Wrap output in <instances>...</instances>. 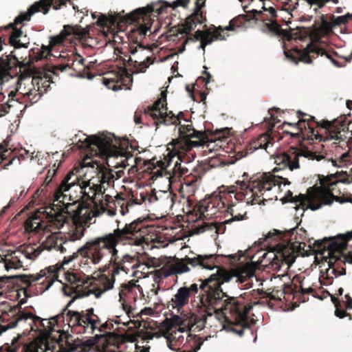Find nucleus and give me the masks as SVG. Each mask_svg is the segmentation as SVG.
I'll list each match as a JSON object with an SVG mask.
<instances>
[{
  "label": "nucleus",
  "mask_w": 352,
  "mask_h": 352,
  "mask_svg": "<svg viewBox=\"0 0 352 352\" xmlns=\"http://www.w3.org/2000/svg\"><path fill=\"white\" fill-rule=\"evenodd\" d=\"M89 31L80 25H65L63 30L58 34L50 37L49 45L52 48L64 43L69 36L73 35L79 40L85 39L89 35Z\"/></svg>",
  "instance_id": "nucleus-22"
},
{
  "label": "nucleus",
  "mask_w": 352,
  "mask_h": 352,
  "mask_svg": "<svg viewBox=\"0 0 352 352\" xmlns=\"http://www.w3.org/2000/svg\"><path fill=\"white\" fill-rule=\"evenodd\" d=\"M289 236L288 241L283 243V245L278 246V252L285 260L288 265L294 263L298 256H308V251L305 250L306 241L311 243V239L307 238V231L301 228H291L287 231Z\"/></svg>",
  "instance_id": "nucleus-13"
},
{
  "label": "nucleus",
  "mask_w": 352,
  "mask_h": 352,
  "mask_svg": "<svg viewBox=\"0 0 352 352\" xmlns=\"http://www.w3.org/2000/svg\"><path fill=\"white\" fill-rule=\"evenodd\" d=\"M197 0L195 1V7L194 8L193 12L187 16L185 19V21L181 24H179L177 26L173 27L170 30V32L172 33L171 36H177L178 34H185L188 35L186 38L190 42H195L196 41H201V39L204 37H210L213 36L214 33L216 32V30H217V28L212 25V27H210L209 29L206 30V31L197 30L194 34H191V32L195 29V28L197 26V24H203L206 22L207 19H206V21H201V19L198 16H192L195 12L197 11ZM204 7H201L200 8V12L201 13V15L206 18V12H204L202 10V8Z\"/></svg>",
  "instance_id": "nucleus-16"
},
{
  "label": "nucleus",
  "mask_w": 352,
  "mask_h": 352,
  "mask_svg": "<svg viewBox=\"0 0 352 352\" xmlns=\"http://www.w3.org/2000/svg\"><path fill=\"white\" fill-rule=\"evenodd\" d=\"M281 184L289 185L290 182L282 176L265 173L248 183L245 182V179L243 181H237L236 186H232L227 193L221 191L219 195L208 198L217 212L227 205V195L232 197V195H234L236 201H244L246 205L261 204L267 199H273L269 192L273 187L280 186Z\"/></svg>",
  "instance_id": "nucleus-4"
},
{
  "label": "nucleus",
  "mask_w": 352,
  "mask_h": 352,
  "mask_svg": "<svg viewBox=\"0 0 352 352\" xmlns=\"http://www.w3.org/2000/svg\"><path fill=\"white\" fill-rule=\"evenodd\" d=\"M348 16H339L336 18L334 16H332L333 21L332 24L333 26H339L342 25H344L348 22Z\"/></svg>",
  "instance_id": "nucleus-62"
},
{
  "label": "nucleus",
  "mask_w": 352,
  "mask_h": 352,
  "mask_svg": "<svg viewBox=\"0 0 352 352\" xmlns=\"http://www.w3.org/2000/svg\"><path fill=\"white\" fill-rule=\"evenodd\" d=\"M149 202H155L160 200L162 205L172 206L173 204V195L171 192H160L159 195L155 192L150 195Z\"/></svg>",
  "instance_id": "nucleus-40"
},
{
  "label": "nucleus",
  "mask_w": 352,
  "mask_h": 352,
  "mask_svg": "<svg viewBox=\"0 0 352 352\" xmlns=\"http://www.w3.org/2000/svg\"><path fill=\"white\" fill-rule=\"evenodd\" d=\"M313 245L316 250L322 254H324L325 252L327 253V256H324V258L327 262L329 267L335 268L338 275L346 274V269L343 265L348 263L346 258L351 252H348L347 254L342 252L343 250L346 248L345 243L323 239L322 241H315Z\"/></svg>",
  "instance_id": "nucleus-14"
},
{
  "label": "nucleus",
  "mask_w": 352,
  "mask_h": 352,
  "mask_svg": "<svg viewBox=\"0 0 352 352\" xmlns=\"http://www.w3.org/2000/svg\"><path fill=\"white\" fill-rule=\"evenodd\" d=\"M338 275V272L336 271L335 268L329 267L326 270L325 272L322 274V277L326 280H329V284H331L333 282V276L336 277Z\"/></svg>",
  "instance_id": "nucleus-57"
},
{
  "label": "nucleus",
  "mask_w": 352,
  "mask_h": 352,
  "mask_svg": "<svg viewBox=\"0 0 352 352\" xmlns=\"http://www.w3.org/2000/svg\"><path fill=\"white\" fill-rule=\"evenodd\" d=\"M286 57L290 58L292 60L297 63L298 60L304 62L307 64L312 63V59L318 57V56H326V57L331 60V62L336 67H340L344 66V64H340L336 60L333 56H337L336 52H328L324 49L320 47L316 44L310 43L304 50H299L294 48L284 51Z\"/></svg>",
  "instance_id": "nucleus-19"
},
{
  "label": "nucleus",
  "mask_w": 352,
  "mask_h": 352,
  "mask_svg": "<svg viewBox=\"0 0 352 352\" xmlns=\"http://www.w3.org/2000/svg\"><path fill=\"white\" fill-rule=\"evenodd\" d=\"M179 137L168 144V150H171L174 156H177L181 162L188 163L194 158L191 152L194 147L204 145L207 138L206 133L195 129L192 124L180 125L178 129Z\"/></svg>",
  "instance_id": "nucleus-10"
},
{
  "label": "nucleus",
  "mask_w": 352,
  "mask_h": 352,
  "mask_svg": "<svg viewBox=\"0 0 352 352\" xmlns=\"http://www.w3.org/2000/svg\"><path fill=\"white\" fill-rule=\"evenodd\" d=\"M14 25V23H10L8 26L5 27V29L6 30L12 29V33L9 37V44L11 46H13L15 49H19L21 47L28 48L29 42L23 43L19 39L20 37H21L23 32L21 29L16 28Z\"/></svg>",
  "instance_id": "nucleus-31"
},
{
  "label": "nucleus",
  "mask_w": 352,
  "mask_h": 352,
  "mask_svg": "<svg viewBox=\"0 0 352 352\" xmlns=\"http://www.w3.org/2000/svg\"><path fill=\"white\" fill-rule=\"evenodd\" d=\"M121 68L122 67H117L114 70L109 71L106 73V76L103 77L102 81L108 88L113 89V86L118 85Z\"/></svg>",
  "instance_id": "nucleus-37"
},
{
  "label": "nucleus",
  "mask_w": 352,
  "mask_h": 352,
  "mask_svg": "<svg viewBox=\"0 0 352 352\" xmlns=\"http://www.w3.org/2000/svg\"><path fill=\"white\" fill-rule=\"evenodd\" d=\"M180 318L177 317L176 318L172 320L166 318L157 327V329L155 331H146L143 333L142 339L145 340H152L154 338H160L161 337H164L167 340V342L168 343V346L172 348V336L173 335L170 333V331L172 330L175 326L179 325Z\"/></svg>",
  "instance_id": "nucleus-23"
},
{
  "label": "nucleus",
  "mask_w": 352,
  "mask_h": 352,
  "mask_svg": "<svg viewBox=\"0 0 352 352\" xmlns=\"http://www.w3.org/2000/svg\"><path fill=\"white\" fill-rule=\"evenodd\" d=\"M241 204L232 203L227 209V211L230 214L232 217L230 219L226 220V222L231 223L234 221H241L247 219V212L245 210L241 211Z\"/></svg>",
  "instance_id": "nucleus-36"
},
{
  "label": "nucleus",
  "mask_w": 352,
  "mask_h": 352,
  "mask_svg": "<svg viewBox=\"0 0 352 352\" xmlns=\"http://www.w3.org/2000/svg\"><path fill=\"white\" fill-rule=\"evenodd\" d=\"M189 2L190 0H176L173 5L174 6H182L183 8H187ZM197 11L192 16H195L197 15L199 17V19H201V22L206 21V18L204 17L200 12L201 7H205L206 6V0H197ZM199 22H200V21Z\"/></svg>",
  "instance_id": "nucleus-43"
},
{
  "label": "nucleus",
  "mask_w": 352,
  "mask_h": 352,
  "mask_svg": "<svg viewBox=\"0 0 352 352\" xmlns=\"http://www.w3.org/2000/svg\"><path fill=\"white\" fill-rule=\"evenodd\" d=\"M125 57H128V63L130 65H133L136 69L137 71L135 73L142 72L144 73L146 72V68L148 67L150 64L153 63V60L151 56H147L145 59V60L142 62H138L137 60L133 61L130 56H128L126 54H124Z\"/></svg>",
  "instance_id": "nucleus-42"
},
{
  "label": "nucleus",
  "mask_w": 352,
  "mask_h": 352,
  "mask_svg": "<svg viewBox=\"0 0 352 352\" xmlns=\"http://www.w3.org/2000/svg\"><path fill=\"white\" fill-rule=\"evenodd\" d=\"M319 186H314L308 189L307 195L300 194L298 196H294L292 191L288 190L285 196L280 199L283 204L291 202L295 204L294 208L296 212L299 210L302 212L300 214L301 217L303 215L305 210L307 208H310L311 210H316L323 206H330L331 204H322V200L314 199V195L316 192V189Z\"/></svg>",
  "instance_id": "nucleus-20"
},
{
  "label": "nucleus",
  "mask_w": 352,
  "mask_h": 352,
  "mask_svg": "<svg viewBox=\"0 0 352 352\" xmlns=\"http://www.w3.org/2000/svg\"><path fill=\"white\" fill-rule=\"evenodd\" d=\"M274 142V138L271 136L269 131L260 135L256 139L253 140L249 146V150L256 151L259 148L267 150V146Z\"/></svg>",
  "instance_id": "nucleus-33"
},
{
  "label": "nucleus",
  "mask_w": 352,
  "mask_h": 352,
  "mask_svg": "<svg viewBox=\"0 0 352 352\" xmlns=\"http://www.w3.org/2000/svg\"><path fill=\"white\" fill-rule=\"evenodd\" d=\"M135 286V284L133 283H128L126 284H122L121 285L122 289L119 292V295L120 298L122 297V295L124 294V291L126 292H130L134 287Z\"/></svg>",
  "instance_id": "nucleus-64"
},
{
  "label": "nucleus",
  "mask_w": 352,
  "mask_h": 352,
  "mask_svg": "<svg viewBox=\"0 0 352 352\" xmlns=\"http://www.w3.org/2000/svg\"><path fill=\"white\" fill-rule=\"evenodd\" d=\"M174 1L172 3L167 1H159L152 3L146 7L138 8L129 14H126L122 19L121 22L125 23H137V25L130 30L128 34V39L131 42L129 45V52L131 54H134L138 50H141L151 49L148 46L142 44L143 40L145 38L148 30L152 25L151 16H157L162 14L165 10L170 8L175 9L178 6H174Z\"/></svg>",
  "instance_id": "nucleus-6"
},
{
  "label": "nucleus",
  "mask_w": 352,
  "mask_h": 352,
  "mask_svg": "<svg viewBox=\"0 0 352 352\" xmlns=\"http://www.w3.org/2000/svg\"><path fill=\"white\" fill-rule=\"evenodd\" d=\"M5 267L7 270L10 269H19L23 267L22 261L19 258V256L16 255V252H14L10 256V257H6L3 259Z\"/></svg>",
  "instance_id": "nucleus-44"
},
{
  "label": "nucleus",
  "mask_w": 352,
  "mask_h": 352,
  "mask_svg": "<svg viewBox=\"0 0 352 352\" xmlns=\"http://www.w3.org/2000/svg\"><path fill=\"white\" fill-rule=\"evenodd\" d=\"M280 245H283L282 243H278L275 246L276 253L274 252H269V256L267 257L266 263L268 262L269 264H277L278 261L280 260L285 263V260L280 256V253L278 252V246Z\"/></svg>",
  "instance_id": "nucleus-52"
},
{
  "label": "nucleus",
  "mask_w": 352,
  "mask_h": 352,
  "mask_svg": "<svg viewBox=\"0 0 352 352\" xmlns=\"http://www.w3.org/2000/svg\"><path fill=\"white\" fill-rule=\"evenodd\" d=\"M173 172L175 174H179V176H183L188 173V168L182 166L181 163L176 162L173 167Z\"/></svg>",
  "instance_id": "nucleus-60"
},
{
  "label": "nucleus",
  "mask_w": 352,
  "mask_h": 352,
  "mask_svg": "<svg viewBox=\"0 0 352 352\" xmlns=\"http://www.w3.org/2000/svg\"><path fill=\"white\" fill-rule=\"evenodd\" d=\"M66 347L60 346L58 352H74L77 350L78 344H72L69 342V338H67Z\"/></svg>",
  "instance_id": "nucleus-59"
},
{
  "label": "nucleus",
  "mask_w": 352,
  "mask_h": 352,
  "mask_svg": "<svg viewBox=\"0 0 352 352\" xmlns=\"http://www.w3.org/2000/svg\"><path fill=\"white\" fill-rule=\"evenodd\" d=\"M296 115L298 118L297 122H284L283 124V125L294 126L296 129V133H290L292 136L301 137L302 139L311 140H338V142H335V144H339V147L346 146L349 149L341 154L339 157L331 160L333 166L342 167L352 163V156L349 153L352 142H349V140L346 141L342 139L341 131L336 126V120L333 122L323 120L319 122L316 120L315 117L303 113L301 111H298ZM287 133H289L287 131Z\"/></svg>",
  "instance_id": "nucleus-5"
},
{
  "label": "nucleus",
  "mask_w": 352,
  "mask_h": 352,
  "mask_svg": "<svg viewBox=\"0 0 352 352\" xmlns=\"http://www.w3.org/2000/svg\"><path fill=\"white\" fill-rule=\"evenodd\" d=\"M32 51L33 54H36L33 58V60L36 61L43 58H48L52 56V47L50 45L46 46L43 45L40 49H36V51H35V50H32Z\"/></svg>",
  "instance_id": "nucleus-48"
},
{
  "label": "nucleus",
  "mask_w": 352,
  "mask_h": 352,
  "mask_svg": "<svg viewBox=\"0 0 352 352\" xmlns=\"http://www.w3.org/2000/svg\"><path fill=\"white\" fill-rule=\"evenodd\" d=\"M43 90L38 89L36 87L32 86L29 91L24 94V96L30 101V104L37 102L42 96Z\"/></svg>",
  "instance_id": "nucleus-49"
},
{
  "label": "nucleus",
  "mask_w": 352,
  "mask_h": 352,
  "mask_svg": "<svg viewBox=\"0 0 352 352\" xmlns=\"http://www.w3.org/2000/svg\"><path fill=\"white\" fill-rule=\"evenodd\" d=\"M221 30H223V29L221 27H217V30H216V32L213 36H210L208 38H203L201 41H200V45L199 48L202 49L204 51H205V48L206 45L211 44L214 41H223L226 40V37L228 36V34L223 35L221 34Z\"/></svg>",
  "instance_id": "nucleus-41"
},
{
  "label": "nucleus",
  "mask_w": 352,
  "mask_h": 352,
  "mask_svg": "<svg viewBox=\"0 0 352 352\" xmlns=\"http://www.w3.org/2000/svg\"><path fill=\"white\" fill-rule=\"evenodd\" d=\"M304 157L311 160H321L324 156L311 151L307 148H298L291 147L287 152L278 153L274 157L276 167L273 172H278L280 170L288 169L291 171L300 168L299 158Z\"/></svg>",
  "instance_id": "nucleus-17"
},
{
  "label": "nucleus",
  "mask_w": 352,
  "mask_h": 352,
  "mask_svg": "<svg viewBox=\"0 0 352 352\" xmlns=\"http://www.w3.org/2000/svg\"><path fill=\"white\" fill-rule=\"evenodd\" d=\"M133 82V76L132 74H130L127 69L124 67H122L121 72H120V78H119V83L116 86H113V90H118L122 88V87H125L126 89H129V86L131 85Z\"/></svg>",
  "instance_id": "nucleus-39"
},
{
  "label": "nucleus",
  "mask_w": 352,
  "mask_h": 352,
  "mask_svg": "<svg viewBox=\"0 0 352 352\" xmlns=\"http://www.w3.org/2000/svg\"><path fill=\"white\" fill-rule=\"evenodd\" d=\"M264 27L265 30L274 35L285 36L286 34L285 30H283L276 22L267 23L264 25Z\"/></svg>",
  "instance_id": "nucleus-50"
},
{
  "label": "nucleus",
  "mask_w": 352,
  "mask_h": 352,
  "mask_svg": "<svg viewBox=\"0 0 352 352\" xmlns=\"http://www.w3.org/2000/svg\"><path fill=\"white\" fill-rule=\"evenodd\" d=\"M76 182L78 175L73 171L68 173L56 190L54 200L58 202L62 212L67 214L75 224H82L86 222L89 210L80 202L83 196L78 195V192L84 193L88 197L89 195V192H85L86 186H80Z\"/></svg>",
  "instance_id": "nucleus-7"
},
{
  "label": "nucleus",
  "mask_w": 352,
  "mask_h": 352,
  "mask_svg": "<svg viewBox=\"0 0 352 352\" xmlns=\"http://www.w3.org/2000/svg\"><path fill=\"white\" fill-rule=\"evenodd\" d=\"M76 145L79 148L85 150L87 153L82 161V168H91L92 172L99 179L100 182L104 185L107 184V186H110L114 182L113 170L106 167L104 164L94 160L92 157L101 155L107 158L125 157L124 160L117 162L113 166L116 168H125L126 166V161L133 156L135 151L127 140H120L104 134L98 136H88L84 140H79ZM107 164L109 167L110 166L108 159H107ZM127 165L129 164H127Z\"/></svg>",
  "instance_id": "nucleus-3"
},
{
  "label": "nucleus",
  "mask_w": 352,
  "mask_h": 352,
  "mask_svg": "<svg viewBox=\"0 0 352 352\" xmlns=\"http://www.w3.org/2000/svg\"><path fill=\"white\" fill-rule=\"evenodd\" d=\"M351 173L349 174L346 171H337L334 174H330L327 176H321L319 177V188L316 189V192L314 195V199H322V204H332L336 201L340 204L346 202L352 203V195H343L342 196H337L335 193L340 190H336L338 184H350L352 182V169L350 170Z\"/></svg>",
  "instance_id": "nucleus-11"
},
{
  "label": "nucleus",
  "mask_w": 352,
  "mask_h": 352,
  "mask_svg": "<svg viewBox=\"0 0 352 352\" xmlns=\"http://www.w3.org/2000/svg\"><path fill=\"white\" fill-rule=\"evenodd\" d=\"M68 270L64 272L66 283L63 284V293L68 296H87L94 294L100 298L104 292L113 287L115 279L102 274L97 278H89L83 273ZM65 271L61 269L60 271ZM60 270L58 271V272Z\"/></svg>",
  "instance_id": "nucleus-8"
},
{
  "label": "nucleus",
  "mask_w": 352,
  "mask_h": 352,
  "mask_svg": "<svg viewBox=\"0 0 352 352\" xmlns=\"http://www.w3.org/2000/svg\"><path fill=\"white\" fill-rule=\"evenodd\" d=\"M158 98L152 105L144 109L146 116H150L154 121V124L158 126L160 124L180 125L181 120L188 122L185 113L180 111L176 116L172 111H168L166 102V93L162 91Z\"/></svg>",
  "instance_id": "nucleus-15"
},
{
  "label": "nucleus",
  "mask_w": 352,
  "mask_h": 352,
  "mask_svg": "<svg viewBox=\"0 0 352 352\" xmlns=\"http://www.w3.org/2000/svg\"><path fill=\"white\" fill-rule=\"evenodd\" d=\"M197 219H201L208 216L215 215L217 212L209 198H207L195 206L194 209Z\"/></svg>",
  "instance_id": "nucleus-28"
},
{
  "label": "nucleus",
  "mask_w": 352,
  "mask_h": 352,
  "mask_svg": "<svg viewBox=\"0 0 352 352\" xmlns=\"http://www.w3.org/2000/svg\"><path fill=\"white\" fill-rule=\"evenodd\" d=\"M25 323L28 324L30 331H36L45 328L41 318L34 315L28 309H22L20 305L3 312L0 316V329L2 331Z\"/></svg>",
  "instance_id": "nucleus-12"
},
{
  "label": "nucleus",
  "mask_w": 352,
  "mask_h": 352,
  "mask_svg": "<svg viewBox=\"0 0 352 352\" xmlns=\"http://www.w3.org/2000/svg\"><path fill=\"white\" fill-rule=\"evenodd\" d=\"M19 337H15L12 339L11 344H5L1 346V349L3 352H17V349L19 346Z\"/></svg>",
  "instance_id": "nucleus-55"
},
{
  "label": "nucleus",
  "mask_w": 352,
  "mask_h": 352,
  "mask_svg": "<svg viewBox=\"0 0 352 352\" xmlns=\"http://www.w3.org/2000/svg\"><path fill=\"white\" fill-rule=\"evenodd\" d=\"M51 77L50 76H33L32 78V86L36 87L38 89L43 90L42 94L47 92L50 89Z\"/></svg>",
  "instance_id": "nucleus-38"
},
{
  "label": "nucleus",
  "mask_w": 352,
  "mask_h": 352,
  "mask_svg": "<svg viewBox=\"0 0 352 352\" xmlns=\"http://www.w3.org/2000/svg\"><path fill=\"white\" fill-rule=\"evenodd\" d=\"M67 221V217L60 210V212L56 213L55 215L52 216L50 220L45 223L47 226L46 232H52V230H59Z\"/></svg>",
  "instance_id": "nucleus-34"
},
{
  "label": "nucleus",
  "mask_w": 352,
  "mask_h": 352,
  "mask_svg": "<svg viewBox=\"0 0 352 352\" xmlns=\"http://www.w3.org/2000/svg\"><path fill=\"white\" fill-rule=\"evenodd\" d=\"M219 256L216 254L197 255L192 258L186 256L185 260L188 265L195 267L201 266L202 268L212 270L214 267H219L216 265V260Z\"/></svg>",
  "instance_id": "nucleus-25"
},
{
  "label": "nucleus",
  "mask_w": 352,
  "mask_h": 352,
  "mask_svg": "<svg viewBox=\"0 0 352 352\" xmlns=\"http://www.w3.org/2000/svg\"><path fill=\"white\" fill-rule=\"evenodd\" d=\"M153 227L148 226L146 219L138 218L129 223H126L122 228H117L113 232L95 237L87 241L72 256H65L62 263L50 266L40 271L36 274H23L16 276L14 278L28 287L38 285V292L43 293L47 290L58 278V271L65 270V265H68L78 256L86 258L94 265H98L103 261H108L105 269L110 265L113 270L107 276L115 279L116 275L120 270L126 271V267L122 265L119 261L118 250L117 245H131L144 249L148 246L151 240V233Z\"/></svg>",
  "instance_id": "nucleus-1"
},
{
  "label": "nucleus",
  "mask_w": 352,
  "mask_h": 352,
  "mask_svg": "<svg viewBox=\"0 0 352 352\" xmlns=\"http://www.w3.org/2000/svg\"><path fill=\"white\" fill-rule=\"evenodd\" d=\"M116 209L119 208V212L122 215H124L129 212V204H127V200L121 197L120 195H118L114 201Z\"/></svg>",
  "instance_id": "nucleus-51"
},
{
  "label": "nucleus",
  "mask_w": 352,
  "mask_h": 352,
  "mask_svg": "<svg viewBox=\"0 0 352 352\" xmlns=\"http://www.w3.org/2000/svg\"><path fill=\"white\" fill-rule=\"evenodd\" d=\"M188 289H187V287H182L177 289V293L173 296L171 298V300L168 302V307H171L173 309H177L179 310L183 308L184 306L188 304L190 295L188 293Z\"/></svg>",
  "instance_id": "nucleus-27"
},
{
  "label": "nucleus",
  "mask_w": 352,
  "mask_h": 352,
  "mask_svg": "<svg viewBox=\"0 0 352 352\" xmlns=\"http://www.w3.org/2000/svg\"><path fill=\"white\" fill-rule=\"evenodd\" d=\"M234 275L224 267H218L217 272L208 278L199 279L201 283L187 287L190 296L196 294L199 289V302L197 305V314H192L187 320L181 322V325L191 330L195 326L199 330L204 329L208 320H221L224 319V328L239 336L243 335L244 329H250L248 322V314L252 309V303L245 304L243 296H252L250 299H256L258 296H266L274 299L271 294H267L262 289H253L250 294L244 293L239 297L229 296L224 292L221 285L229 282Z\"/></svg>",
  "instance_id": "nucleus-2"
},
{
  "label": "nucleus",
  "mask_w": 352,
  "mask_h": 352,
  "mask_svg": "<svg viewBox=\"0 0 352 352\" xmlns=\"http://www.w3.org/2000/svg\"><path fill=\"white\" fill-rule=\"evenodd\" d=\"M47 226L40 217L34 214L29 217L25 222V229L28 232L38 233L41 231L46 232Z\"/></svg>",
  "instance_id": "nucleus-32"
},
{
  "label": "nucleus",
  "mask_w": 352,
  "mask_h": 352,
  "mask_svg": "<svg viewBox=\"0 0 352 352\" xmlns=\"http://www.w3.org/2000/svg\"><path fill=\"white\" fill-rule=\"evenodd\" d=\"M247 20L248 19L246 15H239L237 17L232 19L230 21L229 25L226 28H222L223 29V30H221V34H223V32L225 30L231 31L234 30L236 28L242 27L244 25L245 21ZM223 35L225 34H223Z\"/></svg>",
  "instance_id": "nucleus-45"
},
{
  "label": "nucleus",
  "mask_w": 352,
  "mask_h": 352,
  "mask_svg": "<svg viewBox=\"0 0 352 352\" xmlns=\"http://www.w3.org/2000/svg\"><path fill=\"white\" fill-rule=\"evenodd\" d=\"M189 271L190 268L185 258L181 259L175 258L173 263H168L160 269L157 271V274L158 276L162 278L174 274H181Z\"/></svg>",
  "instance_id": "nucleus-24"
},
{
  "label": "nucleus",
  "mask_w": 352,
  "mask_h": 352,
  "mask_svg": "<svg viewBox=\"0 0 352 352\" xmlns=\"http://www.w3.org/2000/svg\"><path fill=\"white\" fill-rule=\"evenodd\" d=\"M329 294L330 295L331 300L336 307L335 315L340 318H344L346 316H349V319L351 320V314L346 313V310L343 308L342 304L340 299L338 297H336L335 296H333L330 294Z\"/></svg>",
  "instance_id": "nucleus-46"
},
{
  "label": "nucleus",
  "mask_w": 352,
  "mask_h": 352,
  "mask_svg": "<svg viewBox=\"0 0 352 352\" xmlns=\"http://www.w3.org/2000/svg\"><path fill=\"white\" fill-rule=\"evenodd\" d=\"M108 23L113 24L115 19L112 16L109 18L105 15H101L98 20V24L101 26H107Z\"/></svg>",
  "instance_id": "nucleus-63"
},
{
  "label": "nucleus",
  "mask_w": 352,
  "mask_h": 352,
  "mask_svg": "<svg viewBox=\"0 0 352 352\" xmlns=\"http://www.w3.org/2000/svg\"><path fill=\"white\" fill-rule=\"evenodd\" d=\"M84 233L85 228L76 227L74 232L67 233L64 237H61L59 241L57 240L56 245L58 248V250L63 253L66 251L67 246L69 243L80 240L84 236Z\"/></svg>",
  "instance_id": "nucleus-26"
},
{
  "label": "nucleus",
  "mask_w": 352,
  "mask_h": 352,
  "mask_svg": "<svg viewBox=\"0 0 352 352\" xmlns=\"http://www.w3.org/2000/svg\"><path fill=\"white\" fill-rule=\"evenodd\" d=\"M21 62L18 60L16 56L11 52L10 54H3L0 58V74L3 78L6 77V74L8 73L14 67L21 66Z\"/></svg>",
  "instance_id": "nucleus-29"
},
{
  "label": "nucleus",
  "mask_w": 352,
  "mask_h": 352,
  "mask_svg": "<svg viewBox=\"0 0 352 352\" xmlns=\"http://www.w3.org/2000/svg\"><path fill=\"white\" fill-rule=\"evenodd\" d=\"M89 190H91L92 197H95L96 199L97 196H101L102 198L104 197L106 188L104 185L100 183V184H94L91 187L89 188Z\"/></svg>",
  "instance_id": "nucleus-54"
},
{
  "label": "nucleus",
  "mask_w": 352,
  "mask_h": 352,
  "mask_svg": "<svg viewBox=\"0 0 352 352\" xmlns=\"http://www.w3.org/2000/svg\"><path fill=\"white\" fill-rule=\"evenodd\" d=\"M187 342L192 349L184 350L183 352H197L204 343V340L196 335H188Z\"/></svg>",
  "instance_id": "nucleus-47"
},
{
  "label": "nucleus",
  "mask_w": 352,
  "mask_h": 352,
  "mask_svg": "<svg viewBox=\"0 0 352 352\" xmlns=\"http://www.w3.org/2000/svg\"><path fill=\"white\" fill-rule=\"evenodd\" d=\"M63 313V318L66 321L72 332L76 334H94L95 330L100 333L113 329V319H108L105 322L101 323L98 315L94 314L93 308L87 309L85 311H77L72 310H65Z\"/></svg>",
  "instance_id": "nucleus-9"
},
{
  "label": "nucleus",
  "mask_w": 352,
  "mask_h": 352,
  "mask_svg": "<svg viewBox=\"0 0 352 352\" xmlns=\"http://www.w3.org/2000/svg\"><path fill=\"white\" fill-rule=\"evenodd\" d=\"M76 184H79L80 186H86V188H85V192L87 194L89 192V197H88L87 195H84V193H80V195H82L83 197H82V199H87L88 200H90L93 202H95L96 201V197H92V192H91V190H89V188L90 187L89 185H90V180L88 181V182H82V183H80V181H79V178L78 177V182H76ZM78 195H80V192H78Z\"/></svg>",
  "instance_id": "nucleus-56"
},
{
  "label": "nucleus",
  "mask_w": 352,
  "mask_h": 352,
  "mask_svg": "<svg viewBox=\"0 0 352 352\" xmlns=\"http://www.w3.org/2000/svg\"><path fill=\"white\" fill-rule=\"evenodd\" d=\"M216 229L217 222H203L202 225L196 227L195 230L198 234L203 233L206 231L214 232L215 233Z\"/></svg>",
  "instance_id": "nucleus-53"
},
{
  "label": "nucleus",
  "mask_w": 352,
  "mask_h": 352,
  "mask_svg": "<svg viewBox=\"0 0 352 352\" xmlns=\"http://www.w3.org/2000/svg\"><path fill=\"white\" fill-rule=\"evenodd\" d=\"M23 352H44V351L38 344L31 342L24 346Z\"/></svg>",
  "instance_id": "nucleus-61"
},
{
  "label": "nucleus",
  "mask_w": 352,
  "mask_h": 352,
  "mask_svg": "<svg viewBox=\"0 0 352 352\" xmlns=\"http://www.w3.org/2000/svg\"><path fill=\"white\" fill-rule=\"evenodd\" d=\"M253 274L254 273L252 270H243L237 276L236 282L243 283L246 281L248 278L252 277Z\"/></svg>",
  "instance_id": "nucleus-58"
},
{
  "label": "nucleus",
  "mask_w": 352,
  "mask_h": 352,
  "mask_svg": "<svg viewBox=\"0 0 352 352\" xmlns=\"http://www.w3.org/2000/svg\"><path fill=\"white\" fill-rule=\"evenodd\" d=\"M133 341L131 335L109 333L107 338H104V345L102 346V350L103 352H131L133 348L136 349Z\"/></svg>",
  "instance_id": "nucleus-21"
},
{
  "label": "nucleus",
  "mask_w": 352,
  "mask_h": 352,
  "mask_svg": "<svg viewBox=\"0 0 352 352\" xmlns=\"http://www.w3.org/2000/svg\"><path fill=\"white\" fill-rule=\"evenodd\" d=\"M58 63L52 65L50 72L57 74L58 72H64L67 68L72 69L76 75L82 78H87L91 80L94 77L89 70L91 65L85 64V58L80 54L68 52H62L58 57Z\"/></svg>",
  "instance_id": "nucleus-18"
},
{
  "label": "nucleus",
  "mask_w": 352,
  "mask_h": 352,
  "mask_svg": "<svg viewBox=\"0 0 352 352\" xmlns=\"http://www.w3.org/2000/svg\"><path fill=\"white\" fill-rule=\"evenodd\" d=\"M294 280L298 282L300 285H297L296 283L294 285H285L283 291L284 293H292L294 294H300L304 295L313 294L315 292V290L311 287H309L307 288L304 287L303 280L301 276L298 275L295 276Z\"/></svg>",
  "instance_id": "nucleus-30"
},
{
  "label": "nucleus",
  "mask_w": 352,
  "mask_h": 352,
  "mask_svg": "<svg viewBox=\"0 0 352 352\" xmlns=\"http://www.w3.org/2000/svg\"><path fill=\"white\" fill-rule=\"evenodd\" d=\"M107 338L106 334H96L92 338H89L82 342L85 348L95 349L98 352H103L102 346L104 345V338Z\"/></svg>",
  "instance_id": "nucleus-35"
}]
</instances>
